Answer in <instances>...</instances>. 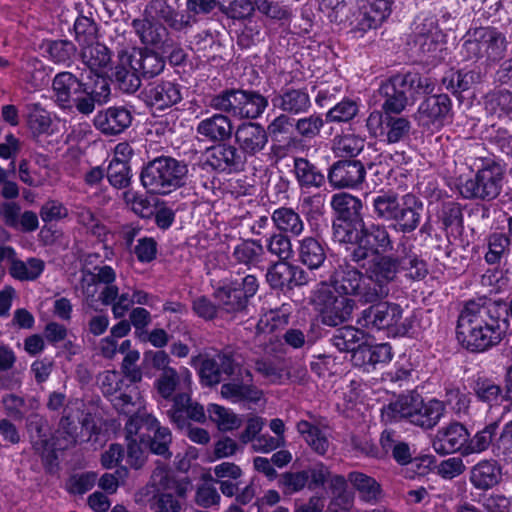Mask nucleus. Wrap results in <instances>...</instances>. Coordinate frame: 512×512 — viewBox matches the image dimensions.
Here are the masks:
<instances>
[{"instance_id":"25","label":"nucleus","mask_w":512,"mask_h":512,"mask_svg":"<svg viewBox=\"0 0 512 512\" xmlns=\"http://www.w3.org/2000/svg\"><path fill=\"white\" fill-rule=\"evenodd\" d=\"M146 100L150 106L163 110L182 100L181 88L172 81L155 83L147 90Z\"/></svg>"},{"instance_id":"54","label":"nucleus","mask_w":512,"mask_h":512,"mask_svg":"<svg viewBox=\"0 0 512 512\" xmlns=\"http://www.w3.org/2000/svg\"><path fill=\"white\" fill-rule=\"evenodd\" d=\"M480 36L484 46V57L495 61L504 55L507 43L503 34L494 29H481Z\"/></svg>"},{"instance_id":"10","label":"nucleus","mask_w":512,"mask_h":512,"mask_svg":"<svg viewBox=\"0 0 512 512\" xmlns=\"http://www.w3.org/2000/svg\"><path fill=\"white\" fill-rule=\"evenodd\" d=\"M198 361L200 382L209 387L219 384L222 381V375L234 374L237 367L234 353L230 350L221 351L212 357H201Z\"/></svg>"},{"instance_id":"35","label":"nucleus","mask_w":512,"mask_h":512,"mask_svg":"<svg viewBox=\"0 0 512 512\" xmlns=\"http://www.w3.org/2000/svg\"><path fill=\"white\" fill-rule=\"evenodd\" d=\"M392 348L388 343L377 345L364 344L352 355V360L358 366H375L388 363L392 359Z\"/></svg>"},{"instance_id":"21","label":"nucleus","mask_w":512,"mask_h":512,"mask_svg":"<svg viewBox=\"0 0 512 512\" xmlns=\"http://www.w3.org/2000/svg\"><path fill=\"white\" fill-rule=\"evenodd\" d=\"M297 260L309 270L319 269L326 260L325 244L317 237L305 236L296 244Z\"/></svg>"},{"instance_id":"41","label":"nucleus","mask_w":512,"mask_h":512,"mask_svg":"<svg viewBox=\"0 0 512 512\" xmlns=\"http://www.w3.org/2000/svg\"><path fill=\"white\" fill-rule=\"evenodd\" d=\"M400 205L398 194L392 190H381L371 197L373 213L384 221H393Z\"/></svg>"},{"instance_id":"8","label":"nucleus","mask_w":512,"mask_h":512,"mask_svg":"<svg viewBox=\"0 0 512 512\" xmlns=\"http://www.w3.org/2000/svg\"><path fill=\"white\" fill-rule=\"evenodd\" d=\"M211 105L241 118H256L263 113L267 100L260 94L244 90H230L217 95Z\"/></svg>"},{"instance_id":"40","label":"nucleus","mask_w":512,"mask_h":512,"mask_svg":"<svg viewBox=\"0 0 512 512\" xmlns=\"http://www.w3.org/2000/svg\"><path fill=\"white\" fill-rule=\"evenodd\" d=\"M444 412L445 406L442 401L431 399L425 402L422 398L420 405L416 409L412 424L425 430L432 429L439 423Z\"/></svg>"},{"instance_id":"5","label":"nucleus","mask_w":512,"mask_h":512,"mask_svg":"<svg viewBox=\"0 0 512 512\" xmlns=\"http://www.w3.org/2000/svg\"><path fill=\"white\" fill-rule=\"evenodd\" d=\"M322 10H331V21L347 23L353 29L367 31L381 25L391 13L393 0L357 1V10L348 8L345 0H318Z\"/></svg>"},{"instance_id":"59","label":"nucleus","mask_w":512,"mask_h":512,"mask_svg":"<svg viewBox=\"0 0 512 512\" xmlns=\"http://www.w3.org/2000/svg\"><path fill=\"white\" fill-rule=\"evenodd\" d=\"M391 86H394V77L381 88L383 94L386 96L383 109L386 113H400L410 100L402 88H389Z\"/></svg>"},{"instance_id":"6","label":"nucleus","mask_w":512,"mask_h":512,"mask_svg":"<svg viewBox=\"0 0 512 512\" xmlns=\"http://www.w3.org/2000/svg\"><path fill=\"white\" fill-rule=\"evenodd\" d=\"M370 303L362 310L357 319V324L371 330H387L393 335H403L407 329L402 323L403 309L394 302L381 301Z\"/></svg>"},{"instance_id":"50","label":"nucleus","mask_w":512,"mask_h":512,"mask_svg":"<svg viewBox=\"0 0 512 512\" xmlns=\"http://www.w3.org/2000/svg\"><path fill=\"white\" fill-rule=\"evenodd\" d=\"M44 267V261L39 258L33 257L22 261L15 257L9 267V273L14 279L20 281H34L42 274Z\"/></svg>"},{"instance_id":"46","label":"nucleus","mask_w":512,"mask_h":512,"mask_svg":"<svg viewBox=\"0 0 512 512\" xmlns=\"http://www.w3.org/2000/svg\"><path fill=\"white\" fill-rule=\"evenodd\" d=\"M364 333L352 326H344L335 331L331 338V343L340 352L355 353L364 344L362 343Z\"/></svg>"},{"instance_id":"19","label":"nucleus","mask_w":512,"mask_h":512,"mask_svg":"<svg viewBox=\"0 0 512 512\" xmlns=\"http://www.w3.org/2000/svg\"><path fill=\"white\" fill-rule=\"evenodd\" d=\"M416 43L424 53H431L438 49L442 33L438 29L435 16L430 14L419 15L414 22Z\"/></svg>"},{"instance_id":"48","label":"nucleus","mask_w":512,"mask_h":512,"mask_svg":"<svg viewBox=\"0 0 512 512\" xmlns=\"http://www.w3.org/2000/svg\"><path fill=\"white\" fill-rule=\"evenodd\" d=\"M348 481L365 502H376L380 498L381 487L374 478L361 472H351L348 474Z\"/></svg>"},{"instance_id":"3","label":"nucleus","mask_w":512,"mask_h":512,"mask_svg":"<svg viewBox=\"0 0 512 512\" xmlns=\"http://www.w3.org/2000/svg\"><path fill=\"white\" fill-rule=\"evenodd\" d=\"M116 271L109 265H99L81 271L80 288L87 301H95L96 296L103 305H111L114 318H123L134 304L128 292L119 293L115 284Z\"/></svg>"},{"instance_id":"55","label":"nucleus","mask_w":512,"mask_h":512,"mask_svg":"<svg viewBox=\"0 0 512 512\" xmlns=\"http://www.w3.org/2000/svg\"><path fill=\"white\" fill-rule=\"evenodd\" d=\"M267 252L278 259V261H288L294 255L291 239L283 233H273L265 240Z\"/></svg>"},{"instance_id":"9","label":"nucleus","mask_w":512,"mask_h":512,"mask_svg":"<svg viewBox=\"0 0 512 512\" xmlns=\"http://www.w3.org/2000/svg\"><path fill=\"white\" fill-rule=\"evenodd\" d=\"M184 162H148L141 172L142 184L153 193L166 194L187 174Z\"/></svg>"},{"instance_id":"64","label":"nucleus","mask_w":512,"mask_h":512,"mask_svg":"<svg viewBox=\"0 0 512 512\" xmlns=\"http://www.w3.org/2000/svg\"><path fill=\"white\" fill-rule=\"evenodd\" d=\"M495 439L493 456L496 458L512 459V421L507 422L501 431L497 430Z\"/></svg>"},{"instance_id":"49","label":"nucleus","mask_w":512,"mask_h":512,"mask_svg":"<svg viewBox=\"0 0 512 512\" xmlns=\"http://www.w3.org/2000/svg\"><path fill=\"white\" fill-rule=\"evenodd\" d=\"M273 104L284 111L301 113L310 106V97L303 90H287L272 100Z\"/></svg>"},{"instance_id":"56","label":"nucleus","mask_w":512,"mask_h":512,"mask_svg":"<svg viewBox=\"0 0 512 512\" xmlns=\"http://www.w3.org/2000/svg\"><path fill=\"white\" fill-rule=\"evenodd\" d=\"M291 266L288 261H278L272 264L266 273V280L271 288L281 291L290 290Z\"/></svg>"},{"instance_id":"12","label":"nucleus","mask_w":512,"mask_h":512,"mask_svg":"<svg viewBox=\"0 0 512 512\" xmlns=\"http://www.w3.org/2000/svg\"><path fill=\"white\" fill-rule=\"evenodd\" d=\"M469 440L468 429L459 422H452L437 430L432 439V447L439 455L459 453L466 457V446Z\"/></svg>"},{"instance_id":"18","label":"nucleus","mask_w":512,"mask_h":512,"mask_svg":"<svg viewBox=\"0 0 512 512\" xmlns=\"http://www.w3.org/2000/svg\"><path fill=\"white\" fill-rule=\"evenodd\" d=\"M110 95L109 82L102 78L95 81L94 88L84 84L72 99V106L82 114H91L95 109V103H104Z\"/></svg>"},{"instance_id":"47","label":"nucleus","mask_w":512,"mask_h":512,"mask_svg":"<svg viewBox=\"0 0 512 512\" xmlns=\"http://www.w3.org/2000/svg\"><path fill=\"white\" fill-rule=\"evenodd\" d=\"M297 431L302 435L305 442L319 455H325L330 443L326 434L312 423L301 420L297 423Z\"/></svg>"},{"instance_id":"39","label":"nucleus","mask_w":512,"mask_h":512,"mask_svg":"<svg viewBox=\"0 0 512 512\" xmlns=\"http://www.w3.org/2000/svg\"><path fill=\"white\" fill-rule=\"evenodd\" d=\"M380 444L384 456L391 453L394 460L400 465H406L412 460V451L407 442L400 440V436L393 430H384L380 437Z\"/></svg>"},{"instance_id":"44","label":"nucleus","mask_w":512,"mask_h":512,"mask_svg":"<svg viewBox=\"0 0 512 512\" xmlns=\"http://www.w3.org/2000/svg\"><path fill=\"white\" fill-rule=\"evenodd\" d=\"M290 315L291 305L282 304L280 308L263 314L256 325V330L258 333L265 334L283 329L289 323Z\"/></svg>"},{"instance_id":"1","label":"nucleus","mask_w":512,"mask_h":512,"mask_svg":"<svg viewBox=\"0 0 512 512\" xmlns=\"http://www.w3.org/2000/svg\"><path fill=\"white\" fill-rule=\"evenodd\" d=\"M399 248V255L378 258L365 272L347 262L339 264L328 282H321L314 294L322 324L336 327L348 322L356 308V301L351 297L363 304L386 298L390 293L389 284L398 280L401 271L409 280L424 279V264L404 243H400Z\"/></svg>"},{"instance_id":"15","label":"nucleus","mask_w":512,"mask_h":512,"mask_svg":"<svg viewBox=\"0 0 512 512\" xmlns=\"http://www.w3.org/2000/svg\"><path fill=\"white\" fill-rule=\"evenodd\" d=\"M191 383L188 369L184 368L179 372L176 369H166L155 381V388L163 399L173 401L176 392H190Z\"/></svg>"},{"instance_id":"4","label":"nucleus","mask_w":512,"mask_h":512,"mask_svg":"<svg viewBox=\"0 0 512 512\" xmlns=\"http://www.w3.org/2000/svg\"><path fill=\"white\" fill-rule=\"evenodd\" d=\"M400 243H404L405 246H408L410 253L424 264L426 272L424 275L425 278L428 274L427 263L415 252L414 246L409 242V239L402 236L397 242L395 249L389 229L384 224H366L363 222L359 228H356L355 246L350 252V258L354 263L363 266V262L369 257L375 256L369 265L371 266L378 258L399 255V253H401L399 248Z\"/></svg>"},{"instance_id":"7","label":"nucleus","mask_w":512,"mask_h":512,"mask_svg":"<svg viewBox=\"0 0 512 512\" xmlns=\"http://www.w3.org/2000/svg\"><path fill=\"white\" fill-rule=\"evenodd\" d=\"M505 168L500 162H488L478 170L475 177L460 186V193L466 199L490 201L501 192Z\"/></svg>"},{"instance_id":"43","label":"nucleus","mask_w":512,"mask_h":512,"mask_svg":"<svg viewBox=\"0 0 512 512\" xmlns=\"http://www.w3.org/2000/svg\"><path fill=\"white\" fill-rule=\"evenodd\" d=\"M194 502L204 508H215L220 505L221 495L218 492L217 481L211 475L204 476L202 482L197 484Z\"/></svg>"},{"instance_id":"30","label":"nucleus","mask_w":512,"mask_h":512,"mask_svg":"<svg viewBox=\"0 0 512 512\" xmlns=\"http://www.w3.org/2000/svg\"><path fill=\"white\" fill-rule=\"evenodd\" d=\"M123 59L124 52L119 55L115 69L110 68L109 76H106V79H114L123 92L134 93L141 85V74L133 62L126 64Z\"/></svg>"},{"instance_id":"33","label":"nucleus","mask_w":512,"mask_h":512,"mask_svg":"<svg viewBox=\"0 0 512 512\" xmlns=\"http://www.w3.org/2000/svg\"><path fill=\"white\" fill-rule=\"evenodd\" d=\"M84 404L81 400L75 399L67 402L63 409V416L59 422L58 433L64 435L65 444L59 445V449H65L76 443L78 427L76 420L79 419L80 407Z\"/></svg>"},{"instance_id":"63","label":"nucleus","mask_w":512,"mask_h":512,"mask_svg":"<svg viewBox=\"0 0 512 512\" xmlns=\"http://www.w3.org/2000/svg\"><path fill=\"white\" fill-rule=\"evenodd\" d=\"M221 395L223 398L232 402L242 400L256 401L259 399V391L252 386L238 383H225L221 386Z\"/></svg>"},{"instance_id":"51","label":"nucleus","mask_w":512,"mask_h":512,"mask_svg":"<svg viewBox=\"0 0 512 512\" xmlns=\"http://www.w3.org/2000/svg\"><path fill=\"white\" fill-rule=\"evenodd\" d=\"M72 213L76 217L77 222L85 227L91 235L97 237L100 241L105 240L108 229L90 208L84 205H75Z\"/></svg>"},{"instance_id":"42","label":"nucleus","mask_w":512,"mask_h":512,"mask_svg":"<svg viewBox=\"0 0 512 512\" xmlns=\"http://www.w3.org/2000/svg\"><path fill=\"white\" fill-rule=\"evenodd\" d=\"M197 132L211 140H225L232 134V125L228 117L215 114L199 122Z\"/></svg>"},{"instance_id":"31","label":"nucleus","mask_w":512,"mask_h":512,"mask_svg":"<svg viewBox=\"0 0 512 512\" xmlns=\"http://www.w3.org/2000/svg\"><path fill=\"white\" fill-rule=\"evenodd\" d=\"M331 206L344 222H355L359 226L364 222L361 210L362 202L359 198L340 192L332 196Z\"/></svg>"},{"instance_id":"13","label":"nucleus","mask_w":512,"mask_h":512,"mask_svg":"<svg viewBox=\"0 0 512 512\" xmlns=\"http://www.w3.org/2000/svg\"><path fill=\"white\" fill-rule=\"evenodd\" d=\"M167 415L179 429H184L189 424L188 420L199 423L206 420L204 407L192 401L190 392L176 393Z\"/></svg>"},{"instance_id":"62","label":"nucleus","mask_w":512,"mask_h":512,"mask_svg":"<svg viewBox=\"0 0 512 512\" xmlns=\"http://www.w3.org/2000/svg\"><path fill=\"white\" fill-rule=\"evenodd\" d=\"M210 419L222 431H230L240 426V419L229 409L217 404H210L207 409Z\"/></svg>"},{"instance_id":"52","label":"nucleus","mask_w":512,"mask_h":512,"mask_svg":"<svg viewBox=\"0 0 512 512\" xmlns=\"http://www.w3.org/2000/svg\"><path fill=\"white\" fill-rule=\"evenodd\" d=\"M472 389L479 401L487 403L490 406L497 405L500 401L505 399V393H503L501 386L489 378H477L474 381Z\"/></svg>"},{"instance_id":"11","label":"nucleus","mask_w":512,"mask_h":512,"mask_svg":"<svg viewBox=\"0 0 512 512\" xmlns=\"http://www.w3.org/2000/svg\"><path fill=\"white\" fill-rule=\"evenodd\" d=\"M451 100L445 94L428 97L418 107L415 119L419 126L438 131L450 119Z\"/></svg>"},{"instance_id":"23","label":"nucleus","mask_w":512,"mask_h":512,"mask_svg":"<svg viewBox=\"0 0 512 512\" xmlns=\"http://www.w3.org/2000/svg\"><path fill=\"white\" fill-rule=\"evenodd\" d=\"M124 63L133 62L141 76L153 77L162 72L165 62L158 53L148 49L133 48L124 52Z\"/></svg>"},{"instance_id":"28","label":"nucleus","mask_w":512,"mask_h":512,"mask_svg":"<svg viewBox=\"0 0 512 512\" xmlns=\"http://www.w3.org/2000/svg\"><path fill=\"white\" fill-rule=\"evenodd\" d=\"M436 81L429 76L418 73H407L394 77V86L390 88H402L410 101H414L417 96L432 93L435 89Z\"/></svg>"},{"instance_id":"45","label":"nucleus","mask_w":512,"mask_h":512,"mask_svg":"<svg viewBox=\"0 0 512 512\" xmlns=\"http://www.w3.org/2000/svg\"><path fill=\"white\" fill-rule=\"evenodd\" d=\"M263 254L264 246L257 240L249 239L234 247L232 257L238 264L251 267L261 262Z\"/></svg>"},{"instance_id":"32","label":"nucleus","mask_w":512,"mask_h":512,"mask_svg":"<svg viewBox=\"0 0 512 512\" xmlns=\"http://www.w3.org/2000/svg\"><path fill=\"white\" fill-rule=\"evenodd\" d=\"M271 220L279 233L298 237L305 228L304 221L298 212L290 207H280L272 212Z\"/></svg>"},{"instance_id":"58","label":"nucleus","mask_w":512,"mask_h":512,"mask_svg":"<svg viewBox=\"0 0 512 512\" xmlns=\"http://www.w3.org/2000/svg\"><path fill=\"white\" fill-rule=\"evenodd\" d=\"M294 169L301 186L319 187L324 183L323 171L312 162H294Z\"/></svg>"},{"instance_id":"38","label":"nucleus","mask_w":512,"mask_h":512,"mask_svg":"<svg viewBox=\"0 0 512 512\" xmlns=\"http://www.w3.org/2000/svg\"><path fill=\"white\" fill-rule=\"evenodd\" d=\"M236 140L241 149L248 154L263 149L267 141L265 131L255 123L241 125L236 131Z\"/></svg>"},{"instance_id":"53","label":"nucleus","mask_w":512,"mask_h":512,"mask_svg":"<svg viewBox=\"0 0 512 512\" xmlns=\"http://www.w3.org/2000/svg\"><path fill=\"white\" fill-rule=\"evenodd\" d=\"M511 246L510 238L504 233H492L487 238L488 251L484 258L485 261L490 264H499L502 259L509 255Z\"/></svg>"},{"instance_id":"26","label":"nucleus","mask_w":512,"mask_h":512,"mask_svg":"<svg viewBox=\"0 0 512 512\" xmlns=\"http://www.w3.org/2000/svg\"><path fill=\"white\" fill-rule=\"evenodd\" d=\"M328 178L337 187H352L361 183L365 176L362 162H335L329 169Z\"/></svg>"},{"instance_id":"34","label":"nucleus","mask_w":512,"mask_h":512,"mask_svg":"<svg viewBox=\"0 0 512 512\" xmlns=\"http://www.w3.org/2000/svg\"><path fill=\"white\" fill-rule=\"evenodd\" d=\"M151 483L158 491H173L178 498H185L188 491V482L179 481L174 478L168 465L157 463L151 475Z\"/></svg>"},{"instance_id":"24","label":"nucleus","mask_w":512,"mask_h":512,"mask_svg":"<svg viewBox=\"0 0 512 512\" xmlns=\"http://www.w3.org/2000/svg\"><path fill=\"white\" fill-rule=\"evenodd\" d=\"M133 27L144 44L157 47L162 54L169 52L166 28L158 21H154V19L147 16L142 20H134Z\"/></svg>"},{"instance_id":"17","label":"nucleus","mask_w":512,"mask_h":512,"mask_svg":"<svg viewBox=\"0 0 512 512\" xmlns=\"http://www.w3.org/2000/svg\"><path fill=\"white\" fill-rule=\"evenodd\" d=\"M81 58L90 72L97 77L96 81L106 79L110 72L111 56L108 48L96 40L81 47Z\"/></svg>"},{"instance_id":"36","label":"nucleus","mask_w":512,"mask_h":512,"mask_svg":"<svg viewBox=\"0 0 512 512\" xmlns=\"http://www.w3.org/2000/svg\"><path fill=\"white\" fill-rule=\"evenodd\" d=\"M499 430V422L493 421L486 424L482 429L478 430L472 436L469 434V440L465 449L466 457L473 454H482L491 450L493 454V446L496 442V434Z\"/></svg>"},{"instance_id":"2","label":"nucleus","mask_w":512,"mask_h":512,"mask_svg":"<svg viewBox=\"0 0 512 512\" xmlns=\"http://www.w3.org/2000/svg\"><path fill=\"white\" fill-rule=\"evenodd\" d=\"M508 328L506 305L480 297L464 304L458 316L456 336L466 350L482 353L498 346Z\"/></svg>"},{"instance_id":"29","label":"nucleus","mask_w":512,"mask_h":512,"mask_svg":"<svg viewBox=\"0 0 512 512\" xmlns=\"http://www.w3.org/2000/svg\"><path fill=\"white\" fill-rule=\"evenodd\" d=\"M147 421L148 431L145 447L149 448L152 453L161 455L165 459L171 458L172 453L169 451V446L172 442V435L170 430L167 427H162L155 417L148 418Z\"/></svg>"},{"instance_id":"20","label":"nucleus","mask_w":512,"mask_h":512,"mask_svg":"<svg viewBox=\"0 0 512 512\" xmlns=\"http://www.w3.org/2000/svg\"><path fill=\"white\" fill-rule=\"evenodd\" d=\"M132 121L129 110L123 107H109L99 111L94 118L95 127L104 134H118L128 128Z\"/></svg>"},{"instance_id":"37","label":"nucleus","mask_w":512,"mask_h":512,"mask_svg":"<svg viewBox=\"0 0 512 512\" xmlns=\"http://www.w3.org/2000/svg\"><path fill=\"white\" fill-rule=\"evenodd\" d=\"M84 84L72 73H58L53 80V91L59 105L63 108L72 107V99Z\"/></svg>"},{"instance_id":"16","label":"nucleus","mask_w":512,"mask_h":512,"mask_svg":"<svg viewBox=\"0 0 512 512\" xmlns=\"http://www.w3.org/2000/svg\"><path fill=\"white\" fill-rule=\"evenodd\" d=\"M421 399L422 397L419 394L413 393L398 396L383 406L381 409L382 420L389 423L406 420L412 424Z\"/></svg>"},{"instance_id":"27","label":"nucleus","mask_w":512,"mask_h":512,"mask_svg":"<svg viewBox=\"0 0 512 512\" xmlns=\"http://www.w3.org/2000/svg\"><path fill=\"white\" fill-rule=\"evenodd\" d=\"M422 203L416 197L407 194L403 197V204L400 205L395 218L394 228L402 233H411L417 229L421 220Z\"/></svg>"},{"instance_id":"60","label":"nucleus","mask_w":512,"mask_h":512,"mask_svg":"<svg viewBox=\"0 0 512 512\" xmlns=\"http://www.w3.org/2000/svg\"><path fill=\"white\" fill-rule=\"evenodd\" d=\"M255 371L271 383H284L289 379V372L280 362L259 359L255 362Z\"/></svg>"},{"instance_id":"14","label":"nucleus","mask_w":512,"mask_h":512,"mask_svg":"<svg viewBox=\"0 0 512 512\" xmlns=\"http://www.w3.org/2000/svg\"><path fill=\"white\" fill-rule=\"evenodd\" d=\"M214 297L218 302L219 310L233 317L247 309L248 299L244 292H241L238 281L223 283L215 290Z\"/></svg>"},{"instance_id":"57","label":"nucleus","mask_w":512,"mask_h":512,"mask_svg":"<svg viewBox=\"0 0 512 512\" xmlns=\"http://www.w3.org/2000/svg\"><path fill=\"white\" fill-rule=\"evenodd\" d=\"M445 402L458 417L469 414L471 397L469 393H466L454 384L449 383L445 385Z\"/></svg>"},{"instance_id":"22","label":"nucleus","mask_w":512,"mask_h":512,"mask_svg":"<svg viewBox=\"0 0 512 512\" xmlns=\"http://www.w3.org/2000/svg\"><path fill=\"white\" fill-rule=\"evenodd\" d=\"M501 477V467L497 461L483 459L472 466L469 480L475 489L486 491L499 484Z\"/></svg>"},{"instance_id":"61","label":"nucleus","mask_w":512,"mask_h":512,"mask_svg":"<svg viewBox=\"0 0 512 512\" xmlns=\"http://www.w3.org/2000/svg\"><path fill=\"white\" fill-rule=\"evenodd\" d=\"M364 147V140L354 135L337 137L334 140L333 151L339 158H354Z\"/></svg>"}]
</instances>
